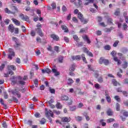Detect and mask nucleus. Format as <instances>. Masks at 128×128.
I'll return each mask as SVG.
<instances>
[{"label":"nucleus","instance_id":"f257e3e1","mask_svg":"<svg viewBox=\"0 0 128 128\" xmlns=\"http://www.w3.org/2000/svg\"><path fill=\"white\" fill-rule=\"evenodd\" d=\"M16 78V80H18V82H17L18 84L24 85V84H26V82L22 80V78L20 76H18L17 78L15 77V76H13L12 78H11V80H12V82H14V84H16V80H14Z\"/></svg>","mask_w":128,"mask_h":128},{"label":"nucleus","instance_id":"f03ea898","mask_svg":"<svg viewBox=\"0 0 128 128\" xmlns=\"http://www.w3.org/2000/svg\"><path fill=\"white\" fill-rule=\"evenodd\" d=\"M36 27H37V28L35 29L36 32H37V34H38L39 36H44V33H42V29H41L42 28V24H38L36 26Z\"/></svg>","mask_w":128,"mask_h":128},{"label":"nucleus","instance_id":"7ed1b4c3","mask_svg":"<svg viewBox=\"0 0 128 128\" xmlns=\"http://www.w3.org/2000/svg\"><path fill=\"white\" fill-rule=\"evenodd\" d=\"M99 64H104L105 66H108L110 64V62L108 61V60L106 59L104 57H101L99 60Z\"/></svg>","mask_w":128,"mask_h":128},{"label":"nucleus","instance_id":"20e7f679","mask_svg":"<svg viewBox=\"0 0 128 128\" xmlns=\"http://www.w3.org/2000/svg\"><path fill=\"white\" fill-rule=\"evenodd\" d=\"M8 52L9 54H8V58L9 60H12V56H14V50L12 48H9L8 49Z\"/></svg>","mask_w":128,"mask_h":128},{"label":"nucleus","instance_id":"39448f33","mask_svg":"<svg viewBox=\"0 0 128 128\" xmlns=\"http://www.w3.org/2000/svg\"><path fill=\"white\" fill-rule=\"evenodd\" d=\"M20 18L22 20H25L26 22H30V18L28 16H25L22 14H20L19 15Z\"/></svg>","mask_w":128,"mask_h":128},{"label":"nucleus","instance_id":"423d86ee","mask_svg":"<svg viewBox=\"0 0 128 128\" xmlns=\"http://www.w3.org/2000/svg\"><path fill=\"white\" fill-rule=\"evenodd\" d=\"M78 18L80 20L81 22H83V24H87L88 23V21L86 20H84V16L82 15V13L79 12L78 14Z\"/></svg>","mask_w":128,"mask_h":128},{"label":"nucleus","instance_id":"0eeeda50","mask_svg":"<svg viewBox=\"0 0 128 128\" xmlns=\"http://www.w3.org/2000/svg\"><path fill=\"white\" fill-rule=\"evenodd\" d=\"M45 114L46 116L48 117V118H49V120H50V116H51L52 118H54V112L50 110L46 112Z\"/></svg>","mask_w":128,"mask_h":128},{"label":"nucleus","instance_id":"6e6552de","mask_svg":"<svg viewBox=\"0 0 128 128\" xmlns=\"http://www.w3.org/2000/svg\"><path fill=\"white\" fill-rule=\"evenodd\" d=\"M50 36L51 38H52V40H56V42H58V40H60V36L54 34H51Z\"/></svg>","mask_w":128,"mask_h":128},{"label":"nucleus","instance_id":"1a4fd4ad","mask_svg":"<svg viewBox=\"0 0 128 128\" xmlns=\"http://www.w3.org/2000/svg\"><path fill=\"white\" fill-rule=\"evenodd\" d=\"M12 20L13 22H14V24L16 26H20V22L18 20L14 18H12Z\"/></svg>","mask_w":128,"mask_h":128},{"label":"nucleus","instance_id":"9d476101","mask_svg":"<svg viewBox=\"0 0 128 128\" xmlns=\"http://www.w3.org/2000/svg\"><path fill=\"white\" fill-rule=\"evenodd\" d=\"M52 72L53 74H54L55 76H60V72L58 71V70L56 68H52Z\"/></svg>","mask_w":128,"mask_h":128},{"label":"nucleus","instance_id":"9b49d317","mask_svg":"<svg viewBox=\"0 0 128 128\" xmlns=\"http://www.w3.org/2000/svg\"><path fill=\"white\" fill-rule=\"evenodd\" d=\"M76 68V65L75 64H72L69 68L70 72H74Z\"/></svg>","mask_w":128,"mask_h":128},{"label":"nucleus","instance_id":"f8f14e48","mask_svg":"<svg viewBox=\"0 0 128 128\" xmlns=\"http://www.w3.org/2000/svg\"><path fill=\"white\" fill-rule=\"evenodd\" d=\"M70 120L68 117H64L61 118V122H70Z\"/></svg>","mask_w":128,"mask_h":128},{"label":"nucleus","instance_id":"ddd939ff","mask_svg":"<svg viewBox=\"0 0 128 128\" xmlns=\"http://www.w3.org/2000/svg\"><path fill=\"white\" fill-rule=\"evenodd\" d=\"M72 58L73 60H80V58H82V57L80 55L76 56H72Z\"/></svg>","mask_w":128,"mask_h":128},{"label":"nucleus","instance_id":"4468645a","mask_svg":"<svg viewBox=\"0 0 128 128\" xmlns=\"http://www.w3.org/2000/svg\"><path fill=\"white\" fill-rule=\"evenodd\" d=\"M8 30L10 32H14V25H12V24H10L8 27Z\"/></svg>","mask_w":128,"mask_h":128},{"label":"nucleus","instance_id":"2eb2a0df","mask_svg":"<svg viewBox=\"0 0 128 128\" xmlns=\"http://www.w3.org/2000/svg\"><path fill=\"white\" fill-rule=\"evenodd\" d=\"M82 38L83 40H86L88 44H90V38H88V36L84 35L82 36Z\"/></svg>","mask_w":128,"mask_h":128},{"label":"nucleus","instance_id":"dca6fc26","mask_svg":"<svg viewBox=\"0 0 128 128\" xmlns=\"http://www.w3.org/2000/svg\"><path fill=\"white\" fill-rule=\"evenodd\" d=\"M42 74H45V72H46L47 74H50V72H52V70H50V69L48 68H46L45 70L42 69Z\"/></svg>","mask_w":128,"mask_h":128},{"label":"nucleus","instance_id":"f3484780","mask_svg":"<svg viewBox=\"0 0 128 128\" xmlns=\"http://www.w3.org/2000/svg\"><path fill=\"white\" fill-rule=\"evenodd\" d=\"M106 114H108V116H113L114 112H112V109L109 108L106 111Z\"/></svg>","mask_w":128,"mask_h":128},{"label":"nucleus","instance_id":"a211bd4d","mask_svg":"<svg viewBox=\"0 0 128 128\" xmlns=\"http://www.w3.org/2000/svg\"><path fill=\"white\" fill-rule=\"evenodd\" d=\"M61 28H62V30H64V32H68V28L66 26L62 25L61 26Z\"/></svg>","mask_w":128,"mask_h":128},{"label":"nucleus","instance_id":"6ab92c4d","mask_svg":"<svg viewBox=\"0 0 128 128\" xmlns=\"http://www.w3.org/2000/svg\"><path fill=\"white\" fill-rule=\"evenodd\" d=\"M4 12L6 14H16V12H12L8 8H6L4 9Z\"/></svg>","mask_w":128,"mask_h":128},{"label":"nucleus","instance_id":"aec40b11","mask_svg":"<svg viewBox=\"0 0 128 128\" xmlns=\"http://www.w3.org/2000/svg\"><path fill=\"white\" fill-rule=\"evenodd\" d=\"M62 100H68V96L66 95H62L61 96Z\"/></svg>","mask_w":128,"mask_h":128},{"label":"nucleus","instance_id":"412c9836","mask_svg":"<svg viewBox=\"0 0 128 128\" xmlns=\"http://www.w3.org/2000/svg\"><path fill=\"white\" fill-rule=\"evenodd\" d=\"M4 78H8L9 74L12 76V74H14V72L10 70L9 71L8 73H7V74L4 73Z\"/></svg>","mask_w":128,"mask_h":128},{"label":"nucleus","instance_id":"4be33fe9","mask_svg":"<svg viewBox=\"0 0 128 128\" xmlns=\"http://www.w3.org/2000/svg\"><path fill=\"white\" fill-rule=\"evenodd\" d=\"M8 70H16V66L14 65L8 66Z\"/></svg>","mask_w":128,"mask_h":128},{"label":"nucleus","instance_id":"5701e85b","mask_svg":"<svg viewBox=\"0 0 128 128\" xmlns=\"http://www.w3.org/2000/svg\"><path fill=\"white\" fill-rule=\"evenodd\" d=\"M81 56L85 64H88V61H86V56L84 55V54H82L81 55Z\"/></svg>","mask_w":128,"mask_h":128},{"label":"nucleus","instance_id":"b1692460","mask_svg":"<svg viewBox=\"0 0 128 128\" xmlns=\"http://www.w3.org/2000/svg\"><path fill=\"white\" fill-rule=\"evenodd\" d=\"M86 2H88L86 3H84V6H88V4H90V2H92V4L94 3V0H86Z\"/></svg>","mask_w":128,"mask_h":128},{"label":"nucleus","instance_id":"393cba45","mask_svg":"<svg viewBox=\"0 0 128 128\" xmlns=\"http://www.w3.org/2000/svg\"><path fill=\"white\" fill-rule=\"evenodd\" d=\"M18 46H20V42H16V44L14 45V48L16 50H18Z\"/></svg>","mask_w":128,"mask_h":128},{"label":"nucleus","instance_id":"a878e982","mask_svg":"<svg viewBox=\"0 0 128 128\" xmlns=\"http://www.w3.org/2000/svg\"><path fill=\"white\" fill-rule=\"evenodd\" d=\"M56 108L59 109L62 108V105L60 102H58L56 104Z\"/></svg>","mask_w":128,"mask_h":128},{"label":"nucleus","instance_id":"bb28decb","mask_svg":"<svg viewBox=\"0 0 128 128\" xmlns=\"http://www.w3.org/2000/svg\"><path fill=\"white\" fill-rule=\"evenodd\" d=\"M128 14V13H126V12H124L123 16H124V18H125V20L126 22H128V16H126V15Z\"/></svg>","mask_w":128,"mask_h":128},{"label":"nucleus","instance_id":"cd10ccee","mask_svg":"<svg viewBox=\"0 0 128 128\" xmlns=\"http://www.w3.org/2000/svg\"><path fill=\"white\" fill-rule=\"evenodd\" d=\"M11 9L12 10V12H15V14L16 12H18V8H16V6H11Z\"/></svg>","mask_w":128,"mask_h":128},{"label":"nucleus","instance_id":"c85d7f7f","mask_svg":"<svg viewBox=\"0 0 128 128\" xmlns=\"http://www.w3.org/2000/svg\"><path fill=\"white\" fill-rule=\"evenodd\" d=\"M104 48L106 50H110V48H112V47L110 45H106L104 46Z\"/></svg>","mask_w":128,"mask_h":128},{"label":"nucleus","instance_id":"c756f323","mask_svg":"<svg viewBox=\"0 0 128 128\" xmlns=\"http://www.w3.org/2000/svg\"><path fill=\"white\" fill-rule=\"evenodd\" d=\"M73 38H74V40H75L76 42H79V40H80V38H78V37L76 35H74Z\"/></svg>","mask_w":128,"mask_h":128},{"label":"nucleus","instance_id":"7c9ffc66","mask_svg":"<svg viewBox=\"0 0 128 128\" xmlns=\"http://www.w3.org/2000/svg\"><path fill=\"white\" fill-rule=\"evenodd\" d=\"M98 82L100 84H102V82H104V78H102V76H100L98 78Z\"/></svg>","mask_w":128,"mask_h":128},{"label":"nucleus","instance_id":"2f4dec72","mask_svg":"<svg viewBox=\"0 0 128 128\" xmlns=\"http://www.w3.org/2000/svg\"><path fill=\"white\" fill-rule=\"evenodd\" d=\"M121 114H123V116H128V112H124V110H122L120 112Z\"/></svg>","mask_w":128,"mask_h":128},{"label":"nucleus","instance_id":"473e14b6","mask_svg":"<svg viewBox=\"0 0 128 128\" xmlns=\"http://www.w3.org/2000/svg\"><path fill=\"white\" fill-rule=\"evenodd\" d=\"M112 84H114V86H116L118 84V83L116 82V80H112Z\"/></svg>","mask_w":128,"mask_h":128},{"label":"nucleus","instance_id":"72a5a7b5","mask_svg":"<svg viewBox=\"0 0 128 128\" xmlns=\"http://www.w3.org/2000/svg\"><path fill=\"white\" fill-rule=\"evenodd\" d=\"M118 42H120L119 40H116L113 44V46L114 48H116L118 46Z\"/></svg>","mask_w":128,"mask_h":128},{"label":"nucleus","instance_id":"f704fd0d","mask_svg":"<svg viewBox=\"0 0 128 128\" xmlns=\"http://www.w3.org/2000/svg\"><path fill=\"white\" fill-rule=\"evenodd\" d=\"M74 82V80H72V79L69 78L68 79V84H72Z\"/></svg>","mask_w":128,"mask_h":128},{"label":"nucleus","instance_id":"c9c22d12","mask_svg":"<svg viewBox=\"0 0 128 128\" xmlns=\"http://www.w3.org/2000/svg\"><path fill=\"white\" fill-rule=\"evenodd\" d=\"M114 98L118 102H120V96H116L114 97Z\"/></svg>","mask_w":128,"mask_h":128},{"label":"nucleus","instance_id":"e433bc0d","mask_svg":"<svg viewBox=\"0 0 128 128\" xmlns=\"http://www.w3.org/2000/svg\"><path fill=\"white\" fill-rule=\"evenodd\" d=\"M76 110V106H72L70 108V110H71L72 112H74Z\"/></svg>","mask_w":128,"mask_h":128},{"label":"nucleus","instance_id":"4c0bfd02","mask_svg":"<svg viewBox=\"0 0 128 128\" xmlns=\"http://www.w3.org/2000/svg\"><path fill=\"white\" fill-rule=\"evenodd\" d=\"M114 119L112 118H110L107 120V122H108V124H110V122H114Z\"/></svg>","mask_w":128,"mask_h":128},{"label":"nucleus","instance_id":"58836bf2","mask_svg":"<svg viewBox=\"0 0 128 128\" xmlns=\"http://www.w3.org/2000/svg\"><path fill=\"white\" fill-rule=\"evenodd\" d=\"M94 86L96 90H100V84L96 83L94 84Z\"/></svg>","mask_w":128,"mask_h":128},{"label":"nucleus","instance_id":"ea45409f","mask_svg":"<svg viewBox=\"0 0 128 128\" xmlns=\"http://www.w3.org/2000/svg\"><path fill=\"white\" fill-rule=\"evenodd\" d=\"M34 84L36 88H38V80L37 79H36L34 80Z\"/></svg>","mask_w":128,"mask_h":128},{"label":"nucleus","instance_id":"a19ab883","mask_svg":"<svg viewBox=\"0 0 128 128\" xmlns=\"http://www.w3.org/2000/svg\"><path fill=\"white\" fill-rule=\"evenodd\" d=\"M84 116H86V120H90V116H88V114L84 113Z\"/></svg>","mask_w":128,"mask_h":128},{"label":"nucleus","instance_id":"79ce46f5","mask_svg":"<svg viewBox=\"0 0 128 128\" xmlns=\"http://www.w3.org/2000/svg\"><path fill=\"white\" fill-rule=\"evenodd\" d=\"M82 120V116H78L76 117V120L78 122H80L81 120Z\"/></svg>","mask_w":128,"mask_h":128},{"label":"nucleus","instance_id":"37998d69","mask_svg":"<svg viewBox=\"0 0 128 128\" xmlns=\"http://www.w3.org/2000/svg\"><path fill=\"white\" fill-rule=\"evenodd\" d=\"M78 4H76L75 3V4L76 6H82V0H78Z\"/></svg>","mask_w":128,"mask_h":128},{"label":"nucleus","instance_id":"c03bdc74","mask_svg":"<svg viewBox=\"0 0 128 128\" xmlns=\"http://www.w3.org/2000/svg\"><path fill=\"white\" fill-rule=\"evenodd\" d=\"M122 66L123 68H128V63L126 62H124V64H122Z\"/></svg>","mask_w":128,"mask_h":128},{"label":"nucleus","instance_id":"a18cd8bd","mask_svg":"<svg viewBox=\"0 0 128 128\" xmlns=\"http://www.w3.org/2000/svg\"><path fill=\"white\" fill-rule=\"evenodd\" d=\"M98 76H100V74H98V71H96L94 74V76L96 78H98Z\"/></svg>","mask_w":128,"mask_h":128},{"label":"nucleus","instance_id":"49530a36","mask_svg":"<svg viewBox=\"0 0 128 128\" xmlns=\"http://www.w3.org/2000/svg\"><path fill=\"white\" fill-rule=\"evenodd\" d=\"M106 100L108 102H109V103L112 102V100H111V99H110V96H106Z\"/></svg>","mask_w":128,"mask_h":128},{"label":"nucleus","instance_id":"de8ad7c7","mask_svg":"<svg viewBox=\"0 0 128 128\" xmlns=\"http://www.w3.org/2000/svg\"><path fill=\"white\" fill-rule=\"evenodd\" d=\"M2 126L3 128H8V124H6V122H3L2 124Z\"/></svg>","mask_w":128,"mask_h":128},{"label":"nucleus","instance_id":"09e8293b","mask_svg":"<svg viewBox=\"0 0 128 128\" xmlns=\"http://www.w3.org/2000/svg\"><path fill=\"white\" fill-rule=\"evenodd\" d=\"M54 50H56V52H59L60 50V48L58 46H55L54 47Z\"/></svg>","mask_w":128,"mask_h":128},{"label":"nucleus","instance_id":"8fccbe9b","mask_svg":"<svg viewBox=\"0 0 128 128\" xmlns=\"http://www.w3.org/2000/svg\"><path fill=\"white\" fill-rule=\"evenodd\" d=\"M82 106H84V104H82V103H80L77 106V108H82Z\"/></svg>","mask_w":128,"mask_h":128},{"label":"nucleus","instance_id":"3c124183","mask_svg":"<svg viewBox=\"0 0 128 128\" xmlns=\"http://www.w3.org/2000/svg\"><path fill=\"white\" fill-rule=\"evenodd\" d=\"M40 123L41 124H46V119L42 118V120L40 121Z\"/></svg>","mask_w":128,"mask_h":128},{"label":"nucleus","instance_id":"603ef678","mask_svg":"<svg viewBox=\"0 0 128 128\" xmlns=\"http://www.w3.org/2000/svg\"><path fill=\"white\" fill-rule=\"evenodd\" d=\"M120 104L118 103H116V110L118 112L120 111Z\"/></svg>","mask_w":128,"mask_h":128},{"label":"nucleus","instance_id":"864d4df0","mask_svg":"<svg viewBox=\"0 0 128 128\" xmlns=\"http://www.w3.org/2000/svg\"><path fill=\"white\" fill-rule=\"evenodd\" d=\"M64 60V58L62 56H60L58 58L59 62H62V60Z\"/></svg>","mask_w":128,"mask_h":128},{"label":"nucleus","instance_id":"5fc2aeb1","mask_svg":"<svg viewBox=\"0 0 128 128\" xmlns=\"http://www.w3.org/2000/svg\"><path fill=\"white\" fill-rule=\"evenodd\" d=\"M86 54L89 55L90 56H92H92H94V55L92 54V52H89V51H86Z\"/></svg>","mask_w":128,"mask_h":128},{"label":"nucleus","instance_id":"6e6d98bb","mask_svg":"<svg viewBox=\"0 0 128 128\" xmlns=\"http://www.w3.org/2000/svg\"><path fill=\"white\" fill-rule=\"evenodd\" d=\"M52 10H54V8H56V3H52Z\"/></svg>","mask_w":128,"mask_h":128},{"label":"nucleus","instance_id":"4d7b16f0","mask_svg":"<svg viewBox=\"0 0 128 128\" xmlns=\"http://www.w3.org/2000/svg\"><path fill=\"white\" fill-rule=\"evenodd\" d=\"M30 36H36V32L32 30L30 32Z\"/></svg>","mask_w":128,"mask_h":128},{"label":"nucleus","instance_id":"13d9d810","mask_svg":"<svg viewBox=\"0 0 128 128\" xmlns=\"http://www.w3.org/2000/svg\"><path fill=\"white\" fill-rule=\"evenodd\" d=\"M53 112L56 114H60V111H58L56 110H54Z\"/></svg>","mask_w":128,"mask_h":128},{"label":"nucleus","instance_id":"bf43d9fd","mask_svg":"<svg viewBox=\"0 0 128 128\" xmlns=\"http://www.w3.org/2000/svg\"><path fill=\"white\" fill-rule=\"evenodd\" d=\"M21 28H22L23 32H26V27L24 26H22Z\"/></svg>","mask_w":128,"mask_h":128},{"label":"nucleus","instance_id":"052dcab7","mask_svg":"<svg viewBox=\"0 0 128 128\" xmlns=\"http://www.w3.org/2000/svg\"><path fill=\"white\" fill-rule=\"evenodd\" d=\"M108 24H112V19L111 18H109L108 19Z\"/></svg>","mask_w":128,"mask_h":128},{"label":"nucleus","instance_id":"680f3d73","mask_svg":"<svg viewBox=\"0 0 128 128\" xmlns=\"http://www.w3.org/2000/svg\"><path fill=\"white\" fill-rule=\"evenodd\" d=\"M118 92H122V88H116Z\"/></svg>","mask_w":128,"mask_h":128},{"label":"nucleus","instance_id":"e2e57ef3","mask_svg":"<svg viewBox=\"0 0 128 128\" xmlns=\"http://www.w3.org/2000/svg\"><path fill=\"white\" fill-rule=\"evenodd\" d=\"M72 20L73 22H78V19L76 17H73Z\"/></svg>","mask_w":128,"mask_h":128},{"label":"nucleus","instance_id":"0e129e2a","mask_svg":"<svg viewBox=\"0 0 128 128\" xmlns=\"http://www.w3.org/2000/svg\"><path fill=\"white\" fill-rule=\"evenodd\" d=\"M4 66H6V65L4 64L1 65V66H0V70H2L4 68Z\"/></svg>","mask_w":128,"mask_h":128},{"label":"nucleus","instance_id":"69168bd1","mask_svg":"<svg viewBox=\"0 0 128 128\" xmlns=\"http://www.w3.org/2000/svg\"><path fill=\"white\" fill-rule=\"evenodd\" d=\"M62 12H66L68 10V9L66 8V6H64L62 8Z\"/></svg>","mask_w":128,"mask_h":128},{"label":"nucleus","instance_id":"338daca9","mask_svg":"<svg viewBox=\"0 0 128 128\" xmlns=\"http://www.w3.org/2000/svg\"><path fill=\"white\" fill-rule=\"evenodd\" d=\"M122 94H123L124 96H128V93L126 91H123Z\"/></svg>","mask_w":128,"mask_h":128},{"label":"nucleus","instance_id":"774afa93","mask_svg":"<svg viewBox=\"0 0 128 128\" xmlns=\"http://www.w3.org/2000/svg\"><path fill=\"white\" fill-rule=\"evenodd\" d=\"M54 102V99H51L48 102V104H52V102Z\"/></svg>","mask_w":128,"mask_h":128}]
</instances>
